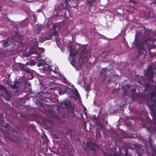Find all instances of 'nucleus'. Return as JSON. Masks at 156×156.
<instances>
[{
	"label": "nucleus",
	"mask_w": 156,
	"mask_h": 156,
	"mask_svg": "<svg viewBox=\"0 0 156 156\" xmlns=\"http://www.w3.org/2000/svg\"><path fill=\"white\" fill-rule=\"evenodd\" d=\"M155 67L151 65L148 66L146 70L144 71V75L150 82L154 83V85L149 82L144 83L145 90L148 91V93L141 95L144 99L148 106L150 108L153 114L154 121L156 123V63Z\"/></svg>",
	"instance_id": "obj_1"
},
{
	"label": "nucleus",
	"mask_w": 156,
	"mask_h": 156,
	"mask_svg": "<svg viewBox=\"0 0 156 156\" xmlns=\"http://www.w3.org/2000/svg\"><path fill=\"white\" fill-rule=\"evenodd\" d=\"M60 27L57 23H55L53 25V27L51 30V34H49L48 37L45 39V40H50L52 37V35H56L58 34V31L60 29Z\"/></svg>",
	"instance_id": "obj_2"
},
{
	"label": "nucleus",
	"mask_w": 156,
	"mask_h": 156,
	"mask_svg": "<svg viewBox=\"0 0 156 156\" xmlns=\"http://www.w3.org/2000/svg\"><path fill=\"white\" fill-rule=\"evenodd\" d=\"M28 65L26 63L25 64L19 63L17 66L19 69L21 71H24L26 73H31L30 69L27 67Z\"/></svg>",
	"instance_id": "obj_3"
},
{
	"label": "nucleus",
	"mask_w": 156,
	"mask_h": 156,
	"mask_svg": "<svg viewBox=\"0 0 156 156\" xmlns=\"http://www.w3.org/2000/svg\"><path fill=\"white\" fill-rule=\"evenodd\" d=\"M7 137L16 144L21 143L23 141V140L21 136H17L14 135L13 136L10 137L9 136H9H7Z\"/></svg>",
	"instance_id": "obj_4"
},
{
	"label": "nucleus",
	"mask_w": 156,
	"mask_h": 156,
	"mask_svg": "<svg viewBox=\"0 0 156 156\" xmlns=\"http://www.w3.org/2000/svg\"><path fill=\"white\" fill-rule=\"evenodd\" d=\"M23 81L22 79L16 80L14 82V84L11 86L12 89H17L21 86Z\"/></svg>",
	"instance_id": "obj_5"
},
{
	"label": "nucleus",
	"mask_w": 156,
	"mask_h": 156,
	"mask_svg": "<svg viewBox=\"0 0 156 156\" xmlns=\"http://www.w3.org/2000/svg\"><path fill=\"white\" fill-rule=\"evenodd\" d=\"M65 3H67L71 7H75L78 6V5L77 2L75 0H63Z\"/></svg>",
	"instance_id": "obj_6"
},
{
	"label": "nucleus",
	"mask_w": 156,
	"mask_h": 156,
	"mask_svg": "<svg viewBox=\"0 0 156 156\" xmlns=\"http://www.w3.org/2000/svg\"><path fill=\"white\" fill-rule=\"evenodd\" d=\"M87 48V46L86 45H83L81 48V51L79 55L80 58H81L82 60L83 59L82 58L83 57L84 58V57L83 56V55L87 53V51L86 50Z\"/></svg>",
	"instance_id": "obj_7"
},
{
	"label": "nucleus",
	"mask_w": 156,
	"mask_h": 156,
	"mask_svg": "<svg viewBox=\"0 0 156 156\" xmlns=\"http://www.w3.org/2000/svg\"><path fill=\"white\" fill-rule=\"evenodd\" d=\"M61 104L62 105H64L65 106V107H63L64 108H67L68 107H70V102L67 100H63V101L61 102Z\"/></svg>",
	"instance_id": "obj_8"
},
{
	"label": "nucleus",
	"mask_w": 156,
	"mask_h": 156,
	"mask_svg": "<svg viewBox=\"0 0 156 156\" xmlns=\"http://www.w3.org/2000/svg\"><path fill=\"white\" fill-rule=\"evenodd\" d=\"M108 69L106 68H103L100 71V75H103V77L105 79V80L107 78V74L106 72Z\"/></svg>",
	"instance_id": "obj_9"
},
{
	"label": "nucleus",
	"mask_w": 156,
	"mask_h": 156,
	"mask_svg": "<svg viewBox=\"0 0 156 156\" xmlns=\"http://www.w3.org/2000/svg\"><path fill=\"white\" fill-rule=\"evenodd\" d=\"M5 121L3 120V114H0V124L2 126L5 127L7 126V124L5 123Z\"/></svg>",
	"instance_id": "obj_10"
},
{
	"label": "nucleus",
	"mask_w": 156,
	"mask_h": 156,
	"mask_svg": "<svg viewBox=\"0 0 156 156\" xmlns=\"http://www.w3.org/2000/svg\"><path fill=\"white\" fill-rule=\"evenodd\" d=\"M97 144L93 143H91L89 142H87L86 144V147L89 149L92 147H97Z\"/></svg>",
	"instance_id": "obj_11"
},
{
	"label": "nucleus",
	"mask_w": 156,
	"mask_h": 156,
	"mask_svg": "<svg viewBox=\"0 0 156 156\" xmlns=\"http://www.w3.org/2000/svg\"><path fill=\"white\" fill-rule=\"evenodd\" d=\"M96 2L95 0H87V4L90 6H91Z\"/></svg>",
	"instance_id": "obj_12"
},
{
	"label": "nucleus",
	"mask_w": 156,
	"mask_h": 156,
	"mask_svg": "<svg viewBox=\"0 0 156 156\" xmlns=\"http://www.w3.org/2000/svg\"><path fill=\"white\" fill-rule=\"evenodd\" d=\"M73 51H72V49L70 50L69 51V56H71L72 57V58H73V57H75L76 55V52H73Z\"/></svg>",
	"instance_id": "obj_13"
},
{
	"label": "nucleus",
	"mask_w": 156,
	"mask_h": 156,
	"mask_svg": "<svg viewBox=\"0 0 156 156\" xmlns=\"http://www.w3.org/2000/svg\"><path fill=\"white\" fill-rule=\"evenodd\" d=\"M7 50V49H5L3 51H0V54L2 55L3 56L6 57V54L7 52L6 51Z\"/></svg>",
	"instance_id": "obj_14"
},
{
	"label": "nucleus",
	"mask_w": 156,
	"mask_h": 156,
	"mask_svg": "<svg viewBox=\"0 0 156 156\" xmlns=\"http://www.w3.org/2000/svg\"><path fill=\"white\" fill-rule=\"evenodd\" d=\"M48 70H50V72L51 71H53V73H55V74H57L58 73V69L57 68H55V70H52L51 69V66H48Z\"/></svg>",
	"instance_id": "obj_15"
},
{
	"label": "nucleus",
	"mask_w": 156,
	"mask_h": 156,
	"mask_svg": "<svg viewBox=\"0 0 156 156\" xmlns=\"http://www.w3.org/2000/svg\"><path fill=\"white\" fill-rule=\"evenodd\" d=\"M136 10V9L134 7H132L130 9L127 10V12L129 13L132 14L133 13L135 12V11Z\"/></svg>",
	"instance_id": "obj_16"
},
{
	"label": "nucleus",
	"mask_w": 156,
	"mask_h": 156,
	"mask_svg": "<svg viewBox=\"0 0 156 156\" xmlns=\"http://www.w3.org/2000/svg\"><path fill=\"white\" fill-rule=\"evenodd\" d=\"M39 95L41 96L40 99L41 100H44V98H45V94L42 92H41L39 93Z\"/></svg>",
	"instance_id": "obj_17"
},
{
	"label": "nucleus",
	"mask_w": 156,
	"mask_h": 156,
	"mask_svg": "<svg viewBox=\"0 0 156 156\" xmlns=\"http://www.w3.org/2000/svg\"><path fill=\"white\" fill-rule=\"evenodd\" d=\"M30 72L31 73H26L29 76V79H32L34 78V75L33 73L31 71V69H30Z\"/></svg>",
	"instance_id": "obj_18"
},
{
	"label": "nucleus",
	"mask_w": 156,
	"mask_h": 156,
	"mask_svg": "<svg viewBox=\"0 0 156 156\" xmlns=\"http://www.w3.org/2000/svg\"><path fill=\"white\" fill-rule=\"evenodd\" d=\"M57 9L59 10H62L64 9V7L62 6V4H59L57 7Z\"/></svg>",
	"instance_id": "obj_19"
},
{
	"label": "nucleus",
	"mask_w": 156,
	"mask_h": 156,
	"mask_svg": "<svg viewBox=\"0 0 156 156\" xmlns=\"http://www.w3.org/2000/svg\"><path fill=\"white\" fill-rule=\"evenodd\" d=\"M30 126L28 125H25L24 126V130L25 131H29L30 130Z\"/></svg>",
	"instance_id": "obj_20"
},
{
	"label": "nucleus",
	"mask_w": 156,
	"mask_h": 156,
	"mask_svg": "<svg viewBox=\"0 0 156 156\" xmlns=\"http://www.w3.org/2000/svg\"><path fill=\"white\" fill-rule=\"evenodd\" d=\"M28 65L34 66L35 64V63L34 60H30L29 62L26 63Z\"/></svg>",
	"instance_id": "obj_21"
},
{
	"label": "nucleus",
	"mask_w": 156,
	"mask_h": 156,
	"mask_svg": "<svg viewBox=\"0 0 156 156\" xmlns=\"http://www.w3.org/2000/svg\"><path fill=\"white\" fill-rule=\"evenodd\" d=\"M75 95L77 98H79L80 97V94L78 93V92L77 89L75 88L74 91Z\"/></svg>",
	"instance_id": "obj_22"
},
{
	"label": "nucleus",
	"mask_w": 156,
	"mask_h": 156,
	"mask_svg": "<svg viewBox=\"0 0 156 156\" xmlns=\"http://www.w3.org/2000/svg\"><path fill=\"white\" fill-rule=\"evenodd\" d=\"M18 66L17 65H16V66H14L12 68V70L14 72H16L18 71H19V70H18Z\"/></svg>",
	"instance_id": "obj_23"
},
{
	"label": "nucleus",
	"mask_w": 156,
	"mask_h": 156,
	"mask_svg": "<svg viewBox=\"0 0 156 156\" xmlns=\"http://www.w3.org/2000/svg\"><path fill=\"white\" fill-rule=\"evenodd\" d=\"M6 51L7 52L6 54V57L10 55H13L12 52L10 50H9L8 49H7Z\"/></svg>",
	"instance_id": "obj_24"
},
{
	"label": "nucleus",
	"mask_w": 156,
	"mask_h": 156,
	"mask_svg": "<svg viewBox=\"0 0 156 156\" xmlns=\"http://www.w3.org/2000/svg\"><path fill=\"white\" fill-rule=\"evenodd\" d=\"M9 45V44L8 43V42L7 41H5L4 43L3 44V47L4 48L6 47Z\"/></svg>",
	"instance_id": "obj_25"
},
{
	"label": "nucleus",
	"mask_w": 156,
	"mask_h": 156,
	"mask_svg": "<svg viewBox=\"0 0 156 156\" xmlns=\"http://www.w3.org/2000/svg\"><path fill=\"white\" fill-rule=\"evenodd\" d=\"M92 120L93 122H94L95 120H97V118L96 117L95 115H94L92 116Z\"/></svg>",
	"instance_id": "obj_26"
},
{
	"label": "nucleus",
	"mask_w": 156,
	"mask_h": 156,
	"mask_svg": "<svg viewBox=\"0 0 156 156\" xmlns=\"http://www.w3.org/2000/svg\"><path fill=\"white\" fill-rule=\"evenodd\" d=\"M94 122H95L99 126L101 123L100 121V120L97 118V120H95Z\"/></svg>",
	"instance_id": "obj_27"
},
{
	"label": "nucleus",
	"mask_w": 156,
	"mask_h": 156,
	"mask_svg": "<svg viewBox=\"0 0 156 156\" xmlns=\"http://www.w3.org/2000/svg\"><path fill=\"white\" fill-rule=\"evenodd\" d=\"M147 141L149 142L151 144H152V140L151 137L150 136H149L148 139Z\"/></svg>",
	"instance_id": "obj_28"
},
{
	"label": "nucleus",
	"mask_w": 156,
	"mask_h": 156,
	"mask_svg": "<svg viewBox=\"0 0 156 156\" xmlns=\"http://www.w3.org/2000/svg\"><path fill=\"white\" fill-rule=\"evenodd\" d=\"M63 82L65 83H66V84H69V81H68V80H67L66 79V78H64L63 80Z\"/></svg>",
	"instance_id": "obj_29"
},
{
	"label": "nucleus",
	"mask_w": 156,
	"mask_h": 156,
	"mask_svg": "<svg viewBox=\"0 0 156 156\" xmlns=\"http://www.w3.org/2000/svg\"><path fill=\"white\" fill-rule=\"evenodd\" d=\"M5 87L2 85L0 84V90H3L5 89Z\"/></svg>",
	"instance_id": "obj_30"
},
{
	"label": "nucleus",
	"mask_w": 156,
	"mask_h": 156,
	"mask_svg": "<svg viewBox=\"0 0 156 156\" xmlns=\"http://www.w3.org/2000/svg\"><path fill=\"white\" fill-rule=\"evenodd\" d=\"M66 92V91H61L59 92V93L60 94H65Z\"/></svg>",
	"instance_id": "obj_31"
},
{
	"label": "nucleus",
	"mask_w": 156,
	"mask_h": 156,
	"mask_svg": "<svg viewBox=\"0 0 156 156\" xmlns=\"http://www.w3.org/2000/svg\"><path fill=\"white\" fill-rule=\"evenodd\" d=\"M132 3H133L134 5H135L136 4L138 3V1L136 0H134V1Z\"/></svg>",
	"instance_id": "obj_32"
},
{
	"label": "nucleus",
	"mask_w": 156,
	"mask_h": 156,
	"mask_svg": "<svg viewBox=\"0 0 156 156\" xmlns=\"http://www.w3.org/2000/svg\"><path fill=\"white\" fill-rule=\"evenodd\" d=\"M69 48L70 49V50L72 49V51H73V49L72 48V46L71 45H70L69 46Z\"/></svg>",
	"instance_id": "obj_33"
},
{
	"label": "nucleus",
	"mask_w": 156,
	"mask_h": 156,
	"mask_svg": "<svg viewBox=\"0 0 156 156\" xmlns=\"http://www.w3.org/2000/svg\"><path fill=\"white\" fill-rule=\"evenodd\" d=\"M52 117L55 119H58V116L57 115H53L52 116Z\"/></svg>",
	"instance_id": "obj_34"
},
{
	"label": "nucleus",
	"mask_w": 156,
	"mask_h": 156,
	"mask_svg": "<svg viewBox=\"0 0 156 156\" xmlns=\"http://www.w3.org/2000/svg\"><path fill=\"white\" fill-rule=\"evenodd\" d=\"M90 148H91V150L93 151H95V150L93 147H91Z\"/></svg>",
	"instance_id": "obj_35"
},
{
	"label": "nucleus",
	"mask_w": 156,
	"mask_h": 156,
	"mask_svg": "<svg viewBox=\"0 0 156 156\" xmlns=\"http://www.w3.org/2000/svg\"><path fill=\"white\" fill-rule=\"evenodd\" d=\"M41 65V62H38L37 66L38 67L40 66Z\"/></svg>",
	"instance_id": "obj_36"
},
{
	"label": "nucleus",
	"mask_w": 156,
	"mask_h": 156,
	"mask_svg": "<svg viewBox=\"0 0 156 156\" xmlns=\"http://www.w3.org/2000/svg\"><path fill=\"white\" fill-rule=\"evenodd\" d=\"M136 89H133L132 90V92H135L136 91Z\"/></svg>",
	"instance_id": "obj_37"
},
{
	"label": "nucleus",
	"mask_w": 156,
	"mask_h": 156,
	"mask_svg": "<svg viewBox=\"0 0 156 156\" xmlns=\"http://www.w3.org/2000/svg\"><path fill=\"white\" fill-rule=\"evenodd\" d=\"M99 126H100L101 128H103V126L101 124H100V125H99Z\"/></svg>",
	"instance_id": "obj_38"
},
{
	"label": "nucleus",
	"mask_w": 156,
	"mask_h": 156,
	"mask_svg": "<svg viewBox=\"0 0 156 156\" xmlns=\"http://www.w3.org/2000/svg\"><path fill=\"white\" fill-rule=\"evenodd\" d=\"M12 132L13 133H14L15 132L16 133V131H15L13 129L12 130Z\"/></svg>",
	"instance_id": "obj_39"
},
{
	"label": "nucleus",
	"mask_w": 156,
	"mask_h": 156,
	"mask_svg": "<svg viewBox=\"0 0 156 156\" xmlns=\"http://www.w3.org/2000/svg\"><path fill=\"white\" fill-rule=\"evenodd\" d=\"M134 0H129V2H133L134 1Z\"/></svg>",
	"instance_id": "obj_40"
},
{
	"label": "nucleus",
	"mask_w": 156,
	"mask_h": 156,
	"mask_svg": "<svg viewBox=\"0 0 156 156\" xmlns=\"http://www.w3.org/2000/svg\"><path fill=\"white\" fill-rule=\"evenodd\" d=\"M2 9V7L0 6V11H1V9Z\"/></svg>",
	"instance_id": "obj_41"
},
{
	"label": "nucleus",
	"mask_w": 156,
	"mask_h": 156,
	"mask_svg": "<svg viewBox=\"0 0 156 156\" xmlns=\"http://www.w3.org/2000/svg\"><path fill=\"white\" fill-rule=\"evenodd\" d=\"M42 52H43L44 51V50L43 48H42Z\"/></svg>",
	"instance_id": "obj_42"
},
{
	"label": "nucleus",
	"mask_w": 156,
	"mask_h": 156,
	"mask_svg": "<svg viewBox=\"0 0 156 156\" xmlns=\"http://www.w3.org/2000/svg\"><path fill=\"white\" fill-rule=\"evenodd\" d=\"M70 131H71V130H69V133H70Z\"/></svg>",
	"instance_id": "obj_43"
},
{
	"label": "nucleus",
	"mask_w": 156,
	"mask_h": 156,
	"mask_svg": "<svg viewBox=\"0 0 156 156\" xmlns=\"http://www.w3.org/2000/svg\"><path fill=\"white\" fill-rule=\"evenodd\" d=\"M152 156H156V154H154V155H152Z\"/></svg>",
	"instance_id": "obj_44"
},
{
	"label": "nucleus",
	"mask_w": 156,
	"mask_h": 156,
	"mask_svg": "<svg viewBox=\"0 0 156 156\" xmlns=\"http://www.w3.org/2000/svg\"><path fill=\"white\" fill-rule=\"evenodd\" d=\"M29 86H30V84H29Z\"/></svg>",
	"instance_id": "obj_45"
},
{
	"label": "nucleus",
	"mask_w": 156,
	"mask_h": 156,
	"mask_svg": "<svg viewBox=\"0 0 156 156\" xmlns=\"http://www.w3.org/2000/svg\"><path fill=\"white\" fill-rule=\"evenodd\" d=\"M84 124H85V125H86V123H85V122H84Z\"/></svg>",
	"instance_id": "obj_46"
},
{
	"label": "nucleus",
	"mask_w": 156,
	"mask_h": 156,
	"mask_svg": "<svg viewBox=\"0 0 156 156\" xmlns=\"http://www.w3.org/2000/svg\"><path fill=\"white\" fill-rule=\"evenodd\" d=\"M145 42H146V41H144V43Z\"/></svg>",
	"instance_id": "obj_47"
},
{
	"label": "nucleus",
	"mask_w": 156,
	"mask_h": 156,
	"mask_svg": "<svg viewBox=\"0 0 156 156\" xmlns=\"http://www.w3.org/2000/svg\"><path fill=\"white\" fill-rule=\"evenodd\" d=\"M109 81H108V83H109Z\"/></svg>",
	"instance_id": "obj_48"
}]
</instances>
